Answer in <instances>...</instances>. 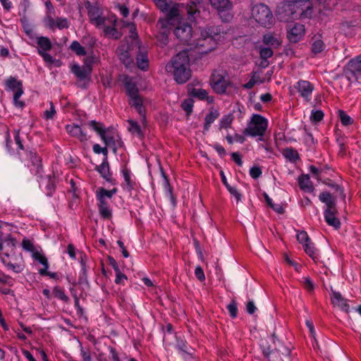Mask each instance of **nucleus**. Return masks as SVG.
Instances as JSON below:
<instances>
[{
	"label": "nucleus",
	"instance_id": "obj_29",
	"mask_svg": "<svg viewBox=\"0 0 361 361\" xmlns=\"http://www.w3.org/2000/svg\"><path fill=\"white\" fill-rule=\"evenodd\" d=\"M124 84L129 97L138 94V89L130 78H125Z\"/></svg>",
	"mask_w": 361,
	"mask_h": 361
},
{
	"label": "nucleus",
	"instance_id": "obj_48",
	"mask_svg": "<svg viewBox=\"0 0 361 361\" xmlns=\"http://www.w3.org/2000/svg\"><path fill=\"white\" fill-rule=\"evenodd\" d=\"M49 105V109L44 111L42 116L43 118L46 120L53 119L56 114V111L53 102H50Z\"/></svg>",
	"mask_w": 361,
	"mask_h": 361
},
{
	"label": "nucleus",
	"instance_id": "obj_46",
	"mask_svg": "<svg viewBox=\"0 0 361 361\" xmlns=\"http://www.w3.org/2000/svg\"><path fill=\"white\" fill-rule=\"evenodd\" d=\"M14 138L16 145H18V149L17 152L19 157L22 156V152L20 151H23L26 153V151L24 148V146L21 142L20 137V130H14Z\"/></svg>",
	"mask_w": 361,
	"mask_h": 361
},
{
	"label": "nucleus",
	"instance_id": "obj_26",
	"mask_svg": "<svg viewBox=\"0 0 361 361\" xmlns=\"http://www.w3.org/2000/svg\"><path fill=\"white\" fill-rule=\"evenodd\" d=\"M220 116L219 111L217 109L212 108L209 112L206 115L204 123V130L207 131L210 128L211 125Z\"/></svg>",
	"mask_w": 361,
	"mask_h": 361
},
{
	"label": "nucleus",
	"instance_id": "obj_8",
	"mask_svg": "<svg viewBox=\"0 0 361 361\" xmlns=\"http://www.w3.org/2000/svg\"><path fill=\"white\" fill-rule=\"evenodd\" d=\"M209 1L223 21L228 22L232 19L233 15L231 11L233 10V5L231 0H209Z\"/></svg>",
	"mask_w": 361,
	"mask_h": 361
},
{
	"label": "nucleus",
	"instance_id": "obj_1",
	"mask_svg": "<svg viewBox=\"0 0 361 361\" xmlns=\"http://www.w3.org/2000/svg\"><path fill=\"white\" fill-rule=\"evenodd\" d=\"M313 13L312 0H282L276 9V16L280 21L309 18Z\"/></svg>",
	"mask_w": 361,
	"mask_h": 361
},
{
	"label": "nucleus",
	"instance_id": "obj_20",
	"mask_svg": "<svg viewBox=\"0 0 361 361\" xmlns=\"http://www.w3.org/2000/svg\"><path fill=\"white\" fill-rule=\"evenodd\" d=\"M46 27L51 30L58 28L59 30L68 28L69 27V22L67 18L57 17L56 18H52V23L44 22Z\"/></svg>",
	"mask_w": 361,
	"mask_h": 361
},
{
	"label": "nucleus",
	"instance_id": "obj_13",
	"mask_svg": "<svg viewBox=\"0 0 361 361\" xmlns=\"http://www.w3.org/2000/svg\"><path fill=\"white\" fill-rule=\"evenodd\" d=\"M299 96L305 102H309L311 100L312 92L314 90V85L308 80H299L293 86Z\"/></svg>",
	"mask_w": 361,
	"mask_h": 361
},
{
	"label": "nucleus",
	"instance_id": "obj_11",
	"mask_svg": "<svg viewBox=\"0 0 361 361\" xmlns=\"http://www.w3.org/2000/svg\"><path fill=\"white\" fill-rule=\"evenodd\" d=\"M37 44V52L43 60L49 65H52L55 59L47 51L52 49V44L50 39L47 37H38L36 39Z\"/></svg>",
	"mask_w": 361,
	"mask_h": 361
},
{
	"label": "nucleus",
	"instance_id": "obj_52",
	"mask_svg": "<svg viewBox=\"0 0 361 361\" xmlns=\"http://www.w3.org/2000/svg\"><path fill=\"white\" fill-rule=\"evenodd\" d=\"M172 21L173 20H170L166 18H160L157 22V25L159 26V29L169 30L170 31L173 27Z\"/></svg>",
	"mask_w": 361,
	"mask_h": 361
},
{
	"label": "nucleus",
	"instance_id": "obj_59",
	"mask_svg": "<svg viewBox=\"0 0 361 361\" xmlns=\"http://www.w3.org/2000/svg\"><path fill=\"white\" fill-rule=\"evenodd\" d=\"M123 176L125 180V182L128 188V189H132L133 188L134 183L131 180L130 172L128 169H124L123 171Z\"/></svg>",
	"mask_w": 361,
	"mask_h": 361
},
{
	"label": "nucleus",
	"instance_id": "obj_17",
	"mask_svg": "<svg viewBox=\"0 0 361 361\" xmlns=\"http://www.w3.org/2000/svg\"><path fill=\"white\" fill-rule=\"evenodd\" d=\"M331 300L334 306L338 307L347 313L349 312L350 305L348 303V300L344 298L339 292L332 291Z\"/></svg>",
	"mask_w": 361,
	"mask_h": 361
},
{
	"label": "nucleus",
	"instance_id": "obj_56",
	"mask_svg": "<svg viewBox=\"0 0 361 361\" xmlns=\"http://www.w3.org/2000/svg\"><path fill=\"white\" fill-rule=\"evenodd\" d=\"M227 310L232 318H235L237 317L238 307L237 302L234 300H231V302L227 305Z\"/></svg>",
	"mask_w": 361,
	"mask_h": 361
},
{
	"label": "nucleus",
	"instance_id": "obj_16",
	"mask_svg": "<svg viewBox=\"0 0 361 361\" xmlns=\"http://www.w3.org/2000/svg\"><path fill=\"white\" fill-rule=\"evenodd\" d=\"M27 158L31 161L33 168L30 171L37 176H41L43 171L41 157L33 151H26Z\"/></svg>",
	"mask_w": 361,
	"mask_h": 361
},
{
	"label": "nucleus",
	"instance_id": "obj_62",
	"mask_svg": "<svg viewBox=\"0 0 361 361\" xmlns=\"http://www.w3.org/2000/svg\"><path fill=\"white\" fill-rule=\"evenodd\" d=\"M20 23L23 25V29H24L26 35L28 36H31L33 32V30L31 28V27L30 26V25L27 23V20L26 18L24 17V18H21Z\"/></svg>",
	"mask_w": 361,
	"mask_h": 361
},
{
	"label": "nucleus",
	"instance_id": "obj_33",
	"mask_svg": "<svg viewBox=\"0 0 361 361\" xmlns=\"http://www.w3.org/2000/svg\"><path fill=\"white\" fill-rule=\"evenodd\" d=\"M45 6H46L47 11H46V15L44 18V22L52 23V18L56 14L54 7L50 1H47L45 2Z\"/></svg>",
	"mask_w": 361,
	"mask_h": 361
},
{
	"label": "nucleus",
	"instance_id": "obj_14",
	"mask_svg": "<svg viewBox=\"0 0 361 361\" xmlns=\"http://www.w3.org/2000/svg\"><path fill=\"white\" fill-rule=\"evenodd\" d=\"M305 33V25L300 23L290 25L288 30V38L290 42L296 43L300 41Z\"/></svg>",
	"mask_w": 361,
	"mask_h": 361
},
{
	"label": "nucleus",
	"instance_id": "obj_19",
	"mask_svg": "<svg viewBox=\"0 0 361 361\" xmlns=\"http://www.w3.org/2000/svg\"><path fill=\"white\" fill-rule=\"evenodd\" d=\"M337 209H326L324 211V218L326 223L329 225L338 229L340 228L341 222L338 218L336 217V214Z\"/></svg>",
	"mask_w": 361,
	"mask_h": 361
},
{
	"label": "nucleus",
	"instance_id": "obj_60",
	"mask_svg": "<svg viewBox=\"0 0 361 361\" xmlns=\"http://www.w3.org/2000/svg\"><path fill=\"white\" fill-rule=\"evenodd\" d=\"M80 355L82 356V361H92L90 349L84 348L81 346Z\"/></svg>",
	"mask_w": 361,
	"mask_h": 361
},
{
	"label": "nucleus",
	"instance_id": "obj_34",
	"mask_svg": "<svg viewBox=\"0 0 361 361\" xmlns=\"http://www.w3.org/2000/svg\"><path fill=\"white\" fill-rule=\"evenodd\" d=\"M283 154L290 161H296L300 159L298 151L292 147H287L283 149Z\"/></svg>",
	"mask_w": 361,
	"mask_h": 361
},
{
	"label": "nucleus",
	"instance_id": "obj_57",
	"mask_svg": "<svg viewBox=\"0 0 361 361\" xmlns=\"http://www.w3.org/2000/svg\"><path fill=\"white\" fill-rule=\"evenodd\" d=\"M23 94V90H20L18 92H15L13 93V103L14 105L19 108H23L25 106V102L23 101H20L19 99L21 97V95Z\"/></svg>",
	"mask_w": 361,
	"mask_h": 361
},
{
	"label": "nucleus",
	"instance_id": "obj_42",
	"mask_svg": "<svg viewBox=\"0 0 361 361\" xmlns=\"http://www.w3.org/2000/svg\"><path fill=\"white\" fill-rule=\"evenodd\" d=\"M164 13H166L165 18L170 20H173L179 16V10L176 5H173L172 6H170L168 11Z\"/></svg>",
	"mask_w": 361,
	"mask_h": 361
},
{
	"label": "nucleus",
	"instance_id": "obj_35",
	"mask_svg": "<svg viewBox=\"0 0 361 361\" xmlns=\"http://www.w3.org/2000/svg\"><path fill=\"white\" fill-rule=\"evenodd\" d=\"M263 42L267 45H270L275 48L278 47L281 44L279 39L272 34L264 35L263 37Z\"/></svg>",
	"mask_w": 361,
	"mask_h": 361
},
{
	"label": "nucleus",
	"instance_id": "obj_64",
	"mask_svg": "<svg viewBox=\"0 0 361 361\" xmlns=\"http://www.w3.org/2000/svg\"><path fill=\"white\" fill-rule=\"evenodd\" d=\"M262 173V169L259 166H253L250 170V176L254 179L258 178Z\"/></svg>",
	"mask_w": 361,
	"mask_h": 361
},
{
	"label": "nucleus",
	"instance_id": "obj_37",
	"mask_svg": "<svg viewBox=\"0 0 361 361\" xmlns=\"http://www.w3.org/2000/svg\"><path fill=\"white\" fill-rule=\"evenodd\" d=\"M193 106L194 100L192 98H188L181 103V108L185 112L187 116H189L192 114Z\"/></svg>",
	"mask_w": 361,
	"mask_h": 361
},
{
	"label": "nucleus",
	"instance_id": "obj_44",
	"mask_svg": "<svg viewBox=\"0 0 361 361\" xmlns=\"http://www.w3.org/2000/svg\"><path fill=\"white\" fill-rule=\"evenodd\" d=\"M88 125L99 135L100 137L106 133L104 126L102 123L91 121Z\"/></svg>",
	"mask_w": 361,
	"mask_h": 361
},
{
	"label": "nucleus",
	"instance_id": "obj_54",
	"mask_svg": "<svg viewBox=\"0 0 361 361\" xmlns=\"http://www.w3.org/2000/svg\"><path fill=\"white\" fill-rule=\"evenodd\" d=\"M2 262L9 269L15 273H20L23 271V267L19 264H13L10 262H7L4 258H2Z\"/></svg>",
	"mask_w": 361,
	"mask_h": 361
},
{
	"label": "nucleus",
	"instance_id": "obj_39",
	"mask_svg": "<svg viewBox=\"0 0 361 361\" xmlns=\"http://www.w3.org/2000/svg\"><path fill=\"white\" fill-rule=\"evenodd\" d=\"M273 51L271 48L264 47L259 49V55L262 59L264 60V63L262 62V66L265 67L267 66L268 63L266 60L271 58L273 56Z\"/></svg>",
	"mask_w": 361,
	"mask_h": 361
},
{
	"label": "nucleus",
	"instance_id": "obj_22",
	"mask_svg": "<svg viewBox=\"0 0 361 361\" xmlns=\"http://www.w3.org/2000/svg\"><path fill=\"white\" fill-rule=\"evenodd\" d=\"M298 185L300 188L307 192H313L314 187L310 180V176L307 174H302L298 178Z\"/></svg>",
	"mask_w": 361,
	"mask_h": 361
},
{
	"label": "nucleus",
	"instance_id": "obj_50",
	"mask_svg": "<svg viewBox=\"0 0 361 361\" xmlns=\"http://www.w3.org/2000/svg\"><path fill=\"white\" fill-rule=\"evenodd\" d=\"M32 257L35 260H37L39 263H41L43 265V268H42L41 269H48L49 264L47 259L45 256L42 255L39 252H35L33 253Z\"/></svg>",
	"mask_w": 361,
	"mask_h": 361
},
{
	"label": "nucleus",
	"instance_id": "obj_4",
	"mask_svg": "<svg viewBox=\"0 0 361 361\" xmlns=\"http://www.w3.org/2000/svg\"><path fill=\"white\" fill-rule=\"evenodd\" d=\"M268 128V120L259 114H253L247 127L243 130L245 135L259 137V140H263Z\"/></svg>",
	"mask_w": 361,
	"mask_h": 361
},
{
	"label": "nucleus",
	"instance_id": "obj_53",
	"mask_svg": "<svg viewBox=\"0 0 361 361\" xmlns=\"http://www.w3.org/2000/svg\"><path fill=\"white\" fill-rule=\"evenodd\" d=\"M128 130L130 133H132L133 134H137L139 136H142V133L140 127L137 122L133 120H130L128 121Z\"/></svg>",
	"mask_w": 361,
	"mask_h": 361
},
{
	"label": "nucleus",
	"instance_id": "obj_10",
	"mask_svg": "<svg viewBox=\"0 0 361 361\" xmlns=\"http://www.w3.org/2000/svg\"><path fill=\"white\" fill-rule=\"evenodd\" d=\"M85 6L90 23L96 27L105 18L106 13L97 4H93L89 1L85 2Z\"/></svg>",
	"mask_w": 361,
	"mask_h": 361
},
{
	"label": "nucleus",
	"instance_id": "obj_15",
	"mask_svg": "<svg viewBox=\"0 0 361 361\" xmlns=\"http://www.w3.org/2000/svg\"><path fill=\"white\" fill-rule=\"evenodd\" d=\"M188 95L196 97L200 100H206L209 104L214 102V97L209 96L207 90L195 87L192 83L188 85Z\"/></svg>",
	"mask_w": 361,
	"mask_h": 361
},
{
	"label": "nucleus",
	"instance_id": "obj_27",
	"mask_svg": "<svg viewBox=\"0 0 361 361\" xmlns=\"http://www.w3.org/2000/svg\"><path fill=\"white\" fill-rule=\"evenodd\" d=\"M311 44V50L314 54L321 53L326 47L320 36H314Z\"/></svg>",
	"mask_w": 361,
	"mask_h": 361
},
{
	"label": "nucleus",
	"instance_id": "obj_18",
	"mask_svg": "<svg viewBox=\"0 0 361 361\" xmlns=\"http://www.w3.org/2000/svg\"><path fill=\"white\" fill-rule=\"evenodd\" d=\"M66 130L70 135L77 138L80 142H86L88 140L87 134L77 124L71 123L66 125Z\"/></svg>",
	"mask_w": 361,
	"mask_h": 361
},
{
	"label": "nucleus",
	"instance_id": "obj_25",
	"mask_svg": "<svg viewBox=\"0 0 361 361\" xmlns=\"http://www.w3.org/2000/svg\"><path fill=\"white\" fill-rule=\"evenodd\" d=\"M91 68L85 66H80L79 65H73L71 67V71L80 80L85 79L91 73Z\"/></svg>",
	"mask_w": 361,
	"mask_h": 361
},
{
	"label": "nucleus",
	"instance_id": "obj_38",
	"mask_svg": "<svg viewBox=\"0 0 361 361\" xmlns=\"http://www.w3.org/2000/svg\"><path fill=\"white\" fill-rule=\"evenodd\" d=\"M137 66L142 70H146L148 67V58L145 53L140 52L137 56Z\"/></svg>",
	"mask_w": 361,
	"mask_h": 361
},
{
	"label": "nucleus",
	"instance_id": "obj_55",
	"mask_svg": "<svg viewBox=\"0 0 361 361\" xmlns=\"http://www.w3.org/2000/svg\"><path fill=\"white\" fill-rule=\"evenodd\" d=\"M297 240L302 245H305L306 243H310V239L307 233L304 231H298L297 233Z\"/></svg>",
	"mask_w": 361,
	"mask_h": 361
},
{
	"label": "nucleus",
	"instance_id": "obj_9",
	"mask_svg": "<svg viewBox=\"0 0 361 361\" xmlns=\"http://www.w3.org/2000/svg\"><path fill=\"white\" fill-rule=\"evenodd\" d=\"M191 25L187 23H180L174 30V35L177 39L183 44L191 46V43L195 37Z\"/></svg>",
	"mask_w": 361,
	"mask_h": 361
},
{
	"label": "nucleus",
	"instance_id": "obj_58",
	"mask_svg": "<svg viewBox=\"0 0 361 361\" xmlns=\"http://www.w3.org/2000/svg\"><path fill=\"white\" fill-rule=\"evenodd\" d=\"M324 118V113L321 110L312 111L310 119L314 123H319Z\"/></svg>",
	"mask_w": 361,
	"mask_h": 361
},
{
	"label": "nucleus",
	"instance_id": "obj_23",
	"mask_svg": "<svg viewBox=\"0 0 361 361\" xmlns=\"http://www.w3.org/2000/svg\"><path fill=\"white\" fill-rule=\"evenodd\" d=\"M98 208L100 216L103 219H110L112 217V210L110 204L107 200H98Z\"/></svg>",
	"mask_w": 361,
	"mask_h": 361
},
{
	"label": "nucleus",
	"instance_id": "obj_12",
	"mask_svg": "<svg viewBox=\"0 0 361 361\" xmlns=\"http://www.w3.org/2000/svg\"><path fill=\"white\" fill-rule=\"evenodd\" d=\"M345 74L349 81L357 82L361 75V55L352 59L347 64Z\"/></svg>",
	"mask_w": 361,
	"mask_h": 361
},
{
	"label": "nucleus",
	"instance_id": "obj_40",
	"mask_svg": "<svg viewBox=\"0 0 361 361\" xmlns=\"http://www.w3.org/2000/svg\"><path fill=\"white\" fill-rule=\"evenodd\" d=\"M116 192V190H108L104 188H101L97 193V197L98 200H106V198L111 199L114 194Z\"/></svg>",
	"mask_w": 361,
	"mask_h": 361
},
{
	"label": "nucleus",
	"instance_id": "obj_3",
	"mask_svg": "<svg viewBox=\"0 0 361 361\" xmlns=\"http://www.w3.org/2000/svg\"><path fill=\"white\" fill-rule=\"evenodd\" d=\"M166 70L171 73L178 84L185 83L191 77L190 59L187 51H181L172 58L166 66Z\"/></svg>",
	"mask_w": 361,
	"mask_h": 361
},
{
	"label": "nucleus",
	"instance_id": "obj_28",
	"mask_svg": "<svg viewBox=\"0 0 361 361\" xmlns=\"http://www.w3.org/2000/svg\"><path fill=\"white\" fill-rule=\"evenodd\" d=\"M6 86L8 90H12L13 93L23 90V83L18 80L16 78L10 77L6 81Z\"/></svg>",
	"mask_w": 361,
	"mask_h": 361
},
{
	"label": "nucleus",
	"instance_id": "obj_7",
	"mask_svg": "<svg viewBox=\"0 0 361 361\" xmlns=\"http://www.w3.org/2000/svg\"><path fill=\"white\" fill-rule=\"evenodd\" d=\"M209 85L214 92L219 94H225L231 85L228 73L224 70H214L209 79Z\"/></svg>",
	"mask_w": 361,
	"mask_h": 361
},
{
	"label": "nucleus",
	"instance_id": "obj_45",
	"mask_svg": "<svg viewBox=\"0 0 361 361\" xmlns=\"http://www.w3.org/2000/svg\"><path fill=\"white\" fill-rule=\"evenodd\" d=\"M170 34L169 30H161L157 35L158 41L162 46L166 45L168 43V36Z\"/></svg>",
	"mask_w": 361,
	"mask_h": 361
},
{
	"label": "nucleus",
	"instance_id": "obj_41",
	"mask_svg": "<svg viewBox=\"0 0 361 361\" xmlns=\"http://www.w3.org/2000/svg\"><path fill=\"white\" fill-rule=\"evenodd\" d=\"M233 118L234 117L231 114L224 116L219 122V128H228L231 126Z\"/></svg>",
	"mask_w": 361,
	"mask_h": 361
},
{
	"label": "nucleus",
	"instance_id": "obj_51",
	"mask_svg": "<svg viewBox=\"0 0 361 361\" xmlns=\"http://www.w3.org/2000/svg\"><path fill=\"white\" fill-rule=\"evenodd\" d=\"M338 116L340 118L342 125L348 126L353 123V120L345 111L339 110Z\"/></svg>",
	"mask_w": 361,
	"mask_h": 361
},
{
	"label": "nucleus",
	"instance_id": "obj_36",
	"mask_svg": "<svg viewBox=\"0 0 361 361\" xmlns=\"http://www.w3.org/2000/svg\"><path fill=\"white\" fill-rule=\"evenodd\" d=\"M70 49L78 56H82L87 54L85 47H82L78 41H73L70 45Z\"/></svg>",
	"mask_w": 361,
	"mask_h": 361
},
{
	"label": "nucleus",
	"instance_id": "obj_6",
	"mask_svg": "<svg viewBox=\"0 0 361 361\" xmlns=\"http://www.w3.org/2000/svg\"><path fill=\"white\" fill-rule=\"evenodd\" d=\"M251 16L256 23L264 27H271L275 22L271 11L264 4L254 5L251 9Z\"/></svg>",
	"mask_w": 361,
	"mask_h": 361
},
{
	"label": "nucleus",
	"instance_id": "obj_24",
	"mask_svg": "<svg viewBox=\"0 0 361 361\" xmlns=\"http://www.w3.org/2000/svg\"><path fill=\"white\" fill-rule=\"evenodd\" d=\"M321 202L326 204V209H334L336 208V198L329 192H323L319 195Z\"/></svg>",
	"mask_w": 361,
	"mask_h": 361
},
{
	"label": "nucleus",
	"instance_id": "obj_63",
	"mask_svg": "<svg viewBox=\"0 0 361 361\" xmlns=\"http://www.w3.org/2000/svg\"><path fill=\"white\" fill-rule=\"evenodd\" d=\"M259 76H257L255 73H253L250 80L246 84L243 85V87L245 89L252 88L257 82Z\"/></svg>",
	"mask_w": 361,
	"mask_h": 361
},
{
	"label": "nucleus",
	"instance_id": "obj_30",
	"mask_svg": "<svg viewBox=\"0 0 361 361\" xmlns=\"http://www.w3.org/2000/svg\"><path fill=\"white\" fill-rule=\"evenodd\" d=\"M303 248L306 254L311 257L314 262L317 263L319 261L318 250L315 248L312 243H306L305 245H303Z\"/></svg>",
	"mask_w": 361,
	"mask_h": 361
},
{
	"label": "nucleus",
	"instance_id": "obj_47",
	"mask_svg": "<svg viewBox=\"0 0 361 361\" xmlns=\"http://www.w3.org/2000/svg\"><path fill=\"white\" fill-rule=\"evenodd\" d=\"M155 6L161 11L166 12L171 4L168 0H153Z\"/></svg>",
	"mask_w": 361,
	"mask_h": 361
},
{
	"label": "nucleus",
	"instance_id": "obj_5",
	"mask_svg": "<svg viewBox=\"0 0 361 361\" xmlns=\"http://www.w3.org/2000/svg\"><path fill=\"white\" fill-rule=\"evenodd\" d=\"M117 17L115 14L106 12L105 18L96 25V28L102 30L105 37L118 39L122 33L116 28Z\"/></svg>",
	"mask_w": 361,
	"mask_h": 361
},
{
	"label": "nucleus",
	"instance_id": "obj_49",
	"mask_svg": "<svg viewBox=\"0 0 361 361\" xmlns=\"http://www.w3.org/2000/svg\"><path fill=\"white\" fill-rule=\"evenodd\" d=\"M56 179L55 176H49L48 182L46 186L47 193L48 195H51L55 191Z\"/></svg>",
	"mask_w": 361,
	"mask_h": 361
},
{
	"label": "nucleus",
	"instance_id": "obj_32",
	"mask_svg": "<svg viewBox=\"0 0 361 361\" xmlns=\"http://www.w3.org/2000/svg\"><path fill=\"white\" fill-rule=\"evenodd\" d=\"M97 169L104 179L109 180L111 178V173L107 160H104L101 165L97 166Z\"/></svg>",
	"mask_w": 361,
	"mask_h": 361
},
{
	"label": "nucleus",
	"instance_id": "obj_31",
	"mask_svg": "<svg viewBox=\"0 0 361 361\" xmlns=\"http://www.w3.org/2000/svg\"><path fill=\"white\" fill-rule=\"evenodd\" d=\"M52 294L54 298L63 301L65 303H68L70 301L68 296L66 294L63 288L56 286L54 287Z\"/></svg>",
	"mask_w": 361,
	"mask_h": 361
},
{
	"label": "nucleus",
	"instance_id": "obj_61",
	"mask_svg": "<svg viewBox=\"0 0 361 361\" xmlns=\"http://www.w3.org/2000/svg\"><path fill=\"white\" fill-rule=\"evenodd\" d=\"M127 280V276L123 274L121 270L116 271L115 283L116 284L124 285L125 281Z\"/></svg>",
	"mask_w": 361,
	"mask_h": 361
},
{
	"label": "nucleus",
	"instance_id": "obj_21",
	"mask_svg": "<svg viewBox=\"0 0 361 361\" xmlns=\"http://www.w3.org/2000/svg\"><path fill=\"white\" fill-rule=\"evenodd\" d=\"M129 104L133 106L137 113L145 118V109L143 106L142 98L138 94L129 97Z\"/></svg>",
	"mask_w": 361,
	"mask_h": 361
},
{
	"label": "nucleus",
	"instance_id": "obj_43",
	"mask_svg": "<svg viewBox=\"0 0 361 361\" xmlns=\"http://www.w3.org/2000/svg\"><path fill=\"white\" fill-rule=\"evenodd\" d=\"M186 11L190 18H195V16L196 13H199L200 11L197 8V4L195 1L190 2L186 6Z\"/></svg>",
	"mask_w": 361,
	"mask_h": 361
},
{
	"label": "nucleus",
	"instance_id": "obj_2",
	"mask_svg": "<svg viewBox=\"0 0 361 361\" xmlns=\"http://www.w3.org/2000/svg\"><path fill=\"white\" fill-rule=\"evenodd\" d=\"M226 33L221 26H207L195 33L190 49L199 54H207L214 50L217 42L224 38Z\"/></svg>",
	"mask_w": 361,
	"mask_h": 361
}]
</instances>
